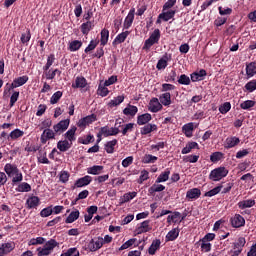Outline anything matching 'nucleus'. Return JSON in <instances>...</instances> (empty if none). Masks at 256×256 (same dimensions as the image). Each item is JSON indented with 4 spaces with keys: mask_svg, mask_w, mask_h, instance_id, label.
I'll return each instance as SVG.
<instances>
[{
    "mask_svg": "<svg viewBox=\"0 0 256 256\" xmlns=\"http://www.w3.org/2000/svg\"><path fill=\"white\" fill-rule=\"evenodd\" d=\"M57 245H59L58 242L55 241V239H50L49 241H47L45 243V245L43 247H39L37 248V255L38 256H49L53 253V250L55 249V247H57Z\"/></svg>",
    "mask_w": 256,
    "mask_h": 256,
    "instance_id": "1",
    "label": "nucleus"
},
{
    "mask_svg": "<svg viewBox=\"0 0 256 256\" xmlns=\"http://www.w3.org/2000/svg\"><path fill=\"white\" fill-rule=\"evenodd\" d=\"M229 175V170L225 167H218L211 171L209 177L211 181H221V179L227 177Z\"/></svg>",
    "mask_w": 256,
    "mask_h": 256,
    "instance_id": "2",
    "label": "nucleus"
},
{
    "mask_svg": "<svg viewBox=\"0 0 256 256\" xmlns=\"http://www.w3.org/2000/svg\"><path fill=\"white\" fill-rule=\"evenodd\" d=\"M27 81H29V76H21L15 78L11 84H6V86L8 87H6L4 93H7V91H11V89H17V87H23V85H25Z\"/></svg>",
    "mask_w": 256,
    "mask_h": 256,
    "instance_id": "3",
    "label": "nucleus"
},
{
    "mask_svg": "<svg viewBox=\"0 0 256 256\" xmlns=\"http://www.w3.org/2000/svg\"><path fill=\"white\" fill-rule=\"evenodd\" d=\"M114 135H119V128H109V126H104L100 129V132L98 133V137H111Z\"/></svg>",
    "mask_w": 256,
    "mask_h": 256,
    "instance_id": "4",
    "label": "nucleus"
},
{
    "mask_svg": "<svg viewBox=\"0 0 256 256\" xmlns=\"http://www.w3.org/2000/svg\"><path fill=\"white\" fill-rule=\"evenodd\" d=\"M71 123V120L65 119L53 126L54 133H57L58 135H61V133H65L67 129H69V125Z\"/></svg>",
    "mask_w": 256,
    "mask_h": 256,
    "instance_id": "5",
    "label": "nucleus"
},
{
    "mask_svg": "<svg viewBox=\"0 0 256 256\" xmlns=\"http://www.w3.org/2000/svg\"><path fill=\"white\" fill-rule=\"evenodd\" d=\"M101 247H103V237L101 236L93 238L88 243V249L89 251H92V252L99 251Z\"/></svg>",
    "mask_w": 256,
    "mask_h": 256,
    "instance_id": "6",
    "label": "nucleus"
},
{
    "mask_svg": "<svg viewBox=\"0 0 256 256\" xmlns=\"http://www.w3.org/2000/svg\"><path fill=\"white\" fill-rule=\"evenodd\" d=\"M161 109H163V104H161V102H159V99L152 98L149 102L148 110L151 113H159V111H161Z\"/></svg>",
    "mask_w": 256,
    "mask_h": 256,
    "instance_id": "7",
    "label": "nucleus"
},
{
    "mask_svg": "<svg viewBox=\"0 0 256 256\" xmlns=\"http://www.w3.org/2000/svg\"><path fill=\"white\" fill-rule=\"evenodd\" d=\"M230 223L232 227L235 229H239V227H245V218L240 214H235L231 219Z\"/></svg>",
    "mask_w": 256,
    "mask_h": 256,
    "instance_id": "8",
    "label": "nucleus"
},
{
    "mask_svg": "<svg viewBox=\"0 0 256 256\" xmlns=\"http://www.w3.org/2000/svg\"><path fill=\"white\" fill-rule=\"evenodd\" d=\"M56 132L52 129L46 128L43 133L41 134L40 141L43 145L47 143L51 139H55Z\"/></svg>",
    "mask_w": 256,
    "mask_h": 256,
    "instance_id": "9",
    "label": "nucleus"
},
{
    "mask_svg": "<svg viewBox=\"0 0 256 256\" xmlns=\"http://www.w3.org/2000/svg\"><path fill=\"white\" fill-rule=\"evenodd\" d=\"M14 249H15V243L14 242L3 243L0 246V256L9 255V253H11Z\"/></svg>",
    "mask_w": 256,
    "mask_h": 256,
    "instance_id": "10",
    "label": "nucleus"
},
{
    "mask_svg": "<svg viewBox=\"0 0 256 256\" xmlns=\"http://www.w3.org/2000/svg\"><path fill=\"white\" fill-rule=\"evenodd\" d=\"M95 121H97V116L92 114L80 119L77 125L78 127H87V125H91V123H95Z\"/></svg>",
    "mask_w": 256,
    "mask_h": 256,
    "instance_id": "11",
    "label": "nucleus"
},
{
    "mask_svg": "<svg viewBox=\"0 0 256 256\" xmlns=\"http://www.w3.org/2000/svg\"><path fill=\"white\" fill-rule=\"evenodd\" d=\"M41 203V200L37 196H30L26 200V208L27 209H37Z\"/></svg>",
    "mask_w": 256,
    "mask_h": 256,
    "instance_id": "12",
    "label": "nucleus"
},
{
    "mask_svg": "<svg viewBox=\"0 0 256 256\" xmlns=\"http://www.w3.org/2000/svg\"><path fill=\"white\" fill-rule=\"evenodd\" d=\"M4 171L11 179L12 177H15L16 173L19 172V168H17L15 164L8 163L4 166Z\"/></svg>",
    "mask_w": 256,
    "mask_h": 256,
    "instance_id": "13",
    "label": "nucleus"
},
{
    "mask_svg": "<svg viewBox=\"0 0 256 256\" xmlns=\"http://www.w3.org/2000/svg\"><path fill=\"white\" fill-rule=\"evenodd\" d=\"M201 197V190L199 188H192L186 192V199L193 201V199H199Z\"/></svg>",
    "mask_w": 256,
    "mask_h": 256,
    "instance_id": "14",
    "label": "nucleus"
},
{
    "mask_svg": "<svg viewBox=\"0 0 256 256\" xmlns=\"http://www.w3.org/2000/svg\"><path fill=\"white\" fill-rule=\"evenodd\" d=\"M134 20H135V10L133 8L129 11L128 15L124 20V24H123L124 29H129L133 25Z\"/></svg>",
    "mask_w": 256,
    "mask_h": 256,
    "instance_id": "15",
    "label": "nucleus"
},
{
    "mask_svg": "<svg viewBox=\"0 0 256 256\" xmlns=\"http://www.w3.org/2000/svg\"><path fill=\"white\" fill-rule=\"evenodd\" d=\"M23 135H25V132L19 128H16L10 132V134L7 136V139L8 141H17V139H21Z\"/></svg>",
    "mask_w": 256,
    "mask_h": 256,
    "instance_id": "16",
    "label": "nucleus"
},
{
    "mask_svg": "<svg viewBox=\"0 0 256 256\" xmlns=\"http://www.w3.org/2000/svg\"><path fill=\"white\" fill-rule=\"evenodd\" d=\"M158 129H159V127L156 124L148 123L140 129V133H141V135H149V133H153L154 131H157Z\"/></svg>",
    "mask_w": 256,
    "mask_h": 256,
    "instance_id": "17",
    "label": "nucleus"
},
{
    "mask_svg": "<svg viewBox=\"0 0 256 256\" xmlns=\"http://www.w3.org/2000/svg\"><path fill=\"white\" fill-rule=\"evenodd\" d=\"M61 76V70L59 69H48V70H44V74L43 77H45V79H47V81H51L53 79H55V76Z\"/></svg>",
    "mask_w": 256,
    "mask_h": 256,
    "instance_id": "18",
    "label": "nucleus"
},
{
    "mask_svg": "<svg viewBox=\"0 0 256 256\" xmlns=\"http://www.w3.org/2000/svg\"><path fill=\"white\" fill-rule=\"evenodd\" d=\"M193 131H195V123L193 122L187 123L182 127V133L188 138L193 137Z\"/></svg>",
    "mask_w": 256,
    "mask_h": 256,
    "instance_id": "19",
    "label": "nucleus"
},
{
    "mask_svg": "<svg viewBox=\"0 0 256 256\" xmlns=\"http://www.w3.org/2000/svg\"><path fill=\"white\" fill-rule=\"evenodd\" d=\"M91 181H93V178L89 175H86L76 180L75 187H87V185H89Z\"/></svg>",
    "mask_w": 256,
    "mask_h": 256,
    "instance_id": "20",
    "label": "nucleus"
},
{
    "mask_svg": "<svg viewBox=\"0 0 256 256\" xmlns=\"http://www.w3.org/2000/svg\"><path fill=\"white\" fill-rule=\"evenodd\" d=\"M77 133V127L72 126L65 134L64 137L67 139L68 142L73 143V141H76L77 136L75 135Z\"/></svg>",
    "mask_w": 256,
    "mask_h": 256,
    "instance_id": "21",
    "label": "nucleus"
},
{
    "mask_svg": "<svg viewBox=\"0 0 256 256\" xmlns=\"http://www.w3.org/2000/svg\"><path fill=\"white\" fill-rule=\"evenodd\" d=\"M241 143V140L237 137H228L225 141V149H233V147H236V145H239Z\"/></svg>",
    "mask_w": 256,
    "mask_h": 256,
    "instance_id": "22",
    "label": "nucleus"
},
{
    "mask_svg": "<svg viewBox=\"0 0 256 256\" xmlns=\"http://www.w3.org/2000/svg\"><path fill=\"white\" fill-rule=\"evenodd\" d=\"M181 221H183V218H181L180 212H173L167 217V223L169 225H171V223H181Z\"/></svg>",
    "mask_w": 256,
    "mask_h": 256,
    "instance_id": "23",
    "label": "nucleus"
},
{
    "mask_svg": "<svg viewBox=\"0 0 256 256\" xmlns=\"http://www.w3.org/2000/svg\"><path fill=\"white\" fill-rule=\"evenodd\" d=\"M170 59H171V56H169V55H164L159 61H158V63H157V65H156V68L158 69V71H161V70H163V69H166L167 68V65H168V63H169V61H170Z\"/></svg>",
    "mask_w": 256,
    "mask_h": 256,
    "instance_id": "24",
    "label": "nucleus"
},
{
    "mask_svg": "<svg viewBox=\"0 0 256 256\" xmlns=\"http://www.w3.org/2000/svg\"><path fill=\"white\" fill-rule=\"evenodd\" d=\"M73 143L68 142V140H60L57 143V149H59L62 153H65V151H69L71 149Z\"/></svg>",
    "mask_w": 256,
    "mask_h": 256,
    "instance_id": "25",
    "label": "nucleus"
},
{
    "mask_svg": "<svg viewBox=\"0 0 256 256\" xmlns=\"http://www.w3.org/2000/svg\"><path fill=\"white\" fill-rule=\"evenodd\" d=\"M149 231H151V226H149V220H145L136 228V233L138 235H141V233H147Z\"/></svg>",
    "mask_w": 256,
    "mask_h": 256,
    "instance_id": "26",
    "label": "nucleus"
},
{
    "mask_svg": "<svg viewBox=\"0 0 256 256\" xmlns=\"http://www.w3.org/2000/svg\"><path fill=\"white\" fill-rule=\"evenodd\" d=\"M138 111H139V108H137V106H133L131 104H128L127 107L123 110V113L126 116L135 117L137 115Z\"/></svg>",
    "mask_w": 256,
    "mask_h": 256,
    "instance_id": "27",
    "label": "nucleus"
},
{
    "mask_svg": "<svg viewBox=\"0 0 256 256\" xmlns=\"http://www.w3.org/2000/svg\"><path fill=\"white\" fill-rule=\"evenodd\" d=\"M159 101L161 105H164V107H169V105H171V93H163L162 95H160Z\"/></svg>",
    "mask_w": 256,
    "mask_h": 256,
    "instance_id": "28",
    "label": "nucleus"
},
{
    "mask_svg": "<svg viewBox=\"0 0 256 256\" xmlns=\"http://www.w3.org/2000/svg\"><path fill=\"white\" fill-rule=\"evenodd\" d=\"M193 149H199V144L197 142H189L186 144V146L182 149L181 153L182 155H187L188 153H191Z\"/></svg>",
    "mask_w": 256,
    "mask_h": 256,
    "instance_id": "29",
    "label": "nucleus"
},
{
    "mask_svg": "<svg viewBox=\"0 0 256 256\" xmlns=\"http://www.w3.org/2000/svg\"><path fill=\"white\" fill-rule=\"evenodd\" d=\"M95 27L92 21H87L86 23L81 24L80 29L83 35H89V31H91Z\"/></svg>",
    "mask_w": 256,
    "mask_h": 256,
    "instance_id": "30",
    "label": "nucleus"
},
{
    "mask_svg": "<svg viewBox=\"0 0 256 256\" xmlns=\"http://www.w3.org/2000/svg\"><path fill=\"white\" fill-rule=\"evenodd\" d=\"M253 206H255V200L253 199L242 200L238 202L239 209H249Z\"/></svg>",
    "mask_w": 256,
    "mask_h": 256,
    "instance_id": "31",
    "label": "nucleus"
},
{
    "mask_svg": "<svg viewBox=\"0 0 256 256\" xmlns=\"http://www.w3.org/2000/svg\"><path fill=\"white\" fill-rule=\"evenodd\" d=\"M161 247V240L156 239L152 242L148 249L149 255H155L157 253V250Z\"/></svg>",
    "mask_w": 256,
    "mask_h": 256,
    "instance_id": "32",
    "label": "nucleus"
},
{
    "mask_svg": "<svg viewBox=\"0 0 256 256\" xmlns=\"http://www.w3.org/2000/svg\"><path fill=\"white\" fill-rule=\"evenodd\" d=\"M151 119H152L151 114L145 113L137 117V123L139 125H147V123H149Z\"/></svg>",
    "mask_w": 256,
    "mask_h": 256,
    "instance_id": "33",
    "label": "nucleus"
},
{
    "mask_svg": "<svg viewBox=\"0 0 256 256\" xmlns=\"http://www.w3.org/2000/svg\"><path fill=\"white\" fill-rule=\"evenodd\" d=\"M171 175V170L167 168L164 172H162L158 178L156 179V183H165V181H169V176Z\"/></svg>",
    "mask_w": 256,
    "mask_h": 256,
    "instance_id": "34",
    "label": "nucleus"
},
{
    "mask_svg": "<svg viewBox=\"0 0 256 256\" xmlns=\"http://www.w3.org/2000/svg\"><path fill=\"white\" fill-rule=\"evenodd\" d=\"M246 75L250 79V77H254L256 75V63L251 62L246 66Z\"/></svg>",
    "mask_w": 256,
    "mask_h": 256,
    "instance_id": "35",
    "label": "nucleus"
},
{
    "mask_svg": "<svg viewBox=\"0 0 256 256\" xmlns=\"http://www.w3.org/2000/svg\"><path fill=\"white\" fill-rule=\"evenodd\" d=\"M175 17V10H168L163 11L161 14H159V19H162L163 21H169Z\"/></svg>",
    "mask_w": 256,
    "mask_h": 256,
    "instance_id": "36",
    "label": "nucleus"
},
{
    "mask_svg": "<svg viewBox=\"0 0 256 256\" xmlns=\"http://www.w3.org/2000/svg\"><path fill=\"white\" fill-rule=\"evenodd\" d=\"M180 230L179 228H174L170 230L166 235V241H175L179 237Z\"/></svg>",
    "mask_w": 256,
    "mask_h": 256,
    "instance_id": "37",
    "label": "nucleus"
},
{
    "mask_svg": "<svg viewBox=\"0 0 256 256\" xmlns=\"http://www.w3.org/2000/svg\"><path fill=\"white\" fill-rule=\"evenodd\" d=\"M123 101H125V96L123 95L117 96L108 103V107H111V108L117 107L121 105Z\"/></svg>",
    "mask_w": 256,
    "mask_h": 256,
    "instance_id": "38",
    "label": "nucleus"
},
{
    "mask_svg": "<svg viewBox=\"0 0 256 256\" xmlns=\"http://www.w3.org/2000/svg\"><path fill=\"white\" fill-rule=\"evenodd\" d=\"M103 172V166L94 165L92 167L87 168V173L89 175H100Z\"/></svg>",
    "mask_w": 256,
    "mask_h": 256,
    "instance_id": "39",
    "label": "nucleus"
},
{
    "mask_svg": "<svg viewBox=\"0 0 256 256\" xmlns=\"http://www.w3.org/2000/svg\"><path fill=\"white\" fill-rule=\"evenodd\" d=\"M97 93L100 95V97H107L109 95V89L107 88V85L101 82L98 86Z\"/></svg>",
    "mask_w": 256,
    "mask_h": 256,
    "instance_id": "40",
    "label": "nucleus"
},
{
    "mask_svg": "<svg viewBox=\"0 0 256 256\" xmlns=\"http://www.w3.org/2000/svg\"><path fill=\"white\" fill-rule=\"evenodd\" d=\"M129 31H125L122 32L120 34H118L116 36V38L114 39V43H116L117 45L121 44V43H125V39H127V37H129Z\"/></svg>",
    "mask_w": 256,
    "mask_h": 256,
    "instance_id": "41",
    "label": "nucleus"
},
{
    "mask_svg": "<svg viewBox=\"0 0 256 256\" xmlns=\"http://www.w3.org/2000/svg\"><path fill=\"white\" fill-rule=\"evenodd\" d=\"M81 47H83V42L79 40H74L69 43V51H72V52L79 51Z\"/></svg>",
    "mask_w": 256,
    "mask_h": 256,
    "instance_id": "42",
    "label": "nucleus"
},
{
    "mask_svg": "<svg viewBox=\"0 0 256 256\" xmlns=\"http://www.w3.org/2000/svg\"><path fill=\"white\" fill-rule=\"evenodd\" d=\"M72 87H77V88L83 89V88L87 87V80L83 77H77L75 80V84L72 85Z\"/></svg>",
    "mask_w": 256,
    "mask_h": 256,
    "instance_id": "43",
    "label": "nucleus"
},
{
    "mask_svg": "<svg viewBox=\"0 0 256 256\" xmlns=\"http://www.w3.org/2000/svg\"><path fill=\"white\" fill-rule=\"evenodd\" d=\"M148 39H150L154 45L155 43H159V39H161V31L159 29H155Z\"/></svg>",
    "mask_w": 256,
    "mask_h": 256,
    "instance_id": "44",
    "label": "nucleus"
},
{
    "mask_svg": "<svg viewBox=\"0 0 256 256\" xmlns=\"http://www.w3.org/2000/svg\"><path fill=\"white\" fill-rule=\"evenodd\" d=\"M148 39H150L154 45L155 43H159V39H161V31L159 29H155Z\"/></svg>",
    "mask_w": 256,
    "mask_h": 256,
    "instance_id": "45",
    "label": "nucleus"
},
{
    "mask_svg": "<svg viewBox=\"0 0 256 256\" xmlns=\"http://www.w3.org/2000/svg\"><path fill=\"white\" fill-rule=\"evenodd\" d=\"M115 145H117V139L109 141L105 144V151L106 153H114Z\"/></svg>",
    "mask_w": 256,
    "mask_h": 256,
    "instance_id": "46",
    "label": "nucleus"
},
{
    "mask_svg": "<svg viewBox=\"0 0 256 256\" xmlns=\"http://www.w3.org/2000/svg\"><path fill=\"white\" fill-rule=\"evenodd\" d=\"M79 219V210L72 211L69 216L66 218V223H75Z\"/></svg>",
    "mask_w": 256,
    "mask_h": 256,
    "instance_id": "47",
    "label": "nucleus"
},
{
    "mask_svg": "<svg viewBox=\"0 0 256 256\" xmlns=\"http://www.w3.org/2000/svg\"><path fill=\"white\" fill-rule=\"evenodd\" d=\"M109 41V30L103 29L101 31V40L100 43L101 45L105 46L107 45V42Z\"/></svg>",
    "mask_w": 256,
    "mask_h": 256,
    "instance_id": "48",
    "label": "nucleus"
},
{
    "mask_svg": "<svg viewBox=\"0 0 256 256\" xmlns=\"http://www.w3.org/2000/svg\"><path fill=\"white\" fill-rule=\"evenodd\" d=\"M61 97H63V92L61 91L55 92L50 98L51 105H55L59 103V99H61Z\"/></svg>",
    "mask_w": 256,
    "mask_h": 256,
    "instance_id": "49",
    "label": "nucleus"
},
{
    "mask_svg": "<svg viewBox=\"0 0 256 256\" xmlns=\"http://www.w3.org/2000/svg\"><path fill=\"white\" fill-rule=\"evenodd\" d=\"M53 63H55V55L51 54L48 56L45 66H43V71H47L51 69V66L53 65Z\"/></svg>",
    "mask_w": 256,
    "mask_h": 256,
    "instance_id": "50",
    "label": "nucleus"
},
{
    "mask_svg": "<svg viewBox=\"0 0 256 256\" xmlns=\"http://www.w3.org/2000/svg\"><path fill=\"white\" fill-rule=\"evenodd\" d=\"M241 109H244V111H247L251 109L252 107H255V101L253 100H246L240 104Z\"/></svg>",
    "mask_w": 256,
    "mask_h": 256,
    "instance_id": "51",
    "label": "nucleus"
},
{
    "mask_svg": "<svg viewBox=\"0 0 256 256\" xmlns=\"http://www.w3.org/2000/svg\"><path fill=\"white\" fill-rule=\"evenodd\" d=\"M160 191H165V186L162 184H154L149 188V193H160Z\"/></svg>",
    "mask_w": 256,
    "mask_h": 256,
    "instance_id": "52",
    "label": "nucleus"
},
{
    "mask_svg": "<svg viewBox=\"0 0 256 256\" xmlns=\"http://www.w3.org/2000/svg\"><path fill=\"white\" fill-rule=\"evenodd\" d=\"M136 241H137L136 238L129 239L124 244H122V246L119 248V251H124V249H129V247H133Z\"/></svg>",
    "mask_w": 256,
    "mask_h": 256,
    "instance_id": "53",
    "label": "nucleus"
},
{
    "mask_svg": "<svg viewBox=\"0 0 256 256\" xmlns=\"http://www.w3.org/2000/svg\"><path fill=\"white\" fill-rule=\"evenodd\" d=\"M178 83L180 85H191V78H189V76H187L185 74H182L178 78Z\"/></svg>",
    "mask_w": 256,
    "mask_h": 256,
    "instance_id": "54",
    "label": "nucleus"
},
{
    "mask_svg": "<svg viewBox=\"0 0 256 256\" xmlns=\"http://www.w3.org/2000/svg\"><path fill=\"white\" fill-rule=\"evenodd\" d=\"M94 136L91 134H88L87 136H84L82 138H79V143L82 145H89V143H93Z\"/></svg>",
    "mask_w": 256,
    "mask_h": 256,
    "instance_id": "55",
    "label": "nucleus"
},
{
    "mask_svg": "<svg viewBox=\"0 0 256 256\" xmlns=\"http://www.w3.org/2000/svg\"><path fill=\"white\" fill-rule=\"evenodd\" d=\"M157 161V156H153L151 154H145L144 157L142 158V163H155Z\"/></svg>",
    "mask_w": 256,
    "mask_h": 256,
    "instance_id": "56",
    "label": "nucleus"
},
{
    "mask_svg": "<svg viewBox=\"0 0 256 256\" xmlns=\"http://www.w3.org/2000/svg\"><path fill=\"white\" fill-rule=\"evenodd\" d=\"M219 111H220V113H222V115H225V114L229 113V111H231V103L230 102H225L224 104H222L219 107Z\"/></svg>",
    "mask_w": 256,
    "mask_h": 256,
    "instance_id": "57",
    "label": "nucleus"
},
{
    "mask_svg": "<svg viewBox=\"0 0 256 256\" xmlns=\"http://www.w3.org/2000/svg\"><path fill=\"white\" fill-rule=\"evenodd\" d=\"M45 243V238L43 237H37V238H32L29 240L28 245H43Z\"/></svg>",
    "mask_w": 256,
    "mask_h": 256,
    "instance_id": "58",
    "label": "nucleus"
},
{
    "mask_svg": "<svg viewBox=\"0 0 256 256\" xmlns=\"http://www.w3.org/2000/svg\"><path fill=\"white\" fill-rule=\"evenodd\" d=\"M18 191L20 193H29V191H31V185H29V183H21L19 186H18Z\"/></svg>",
    "mask_w": 256,
    "mask_h": 256,
    "instance_id": "59",
    "label": "nucleus"
},
{
    "mask_svg": "<svg viewBox=\"0 0 256 256\" xmlns=\"http://www.w3.org/2000/svg\"><path fill=\"white\" fill-rule=\"evenodd\" d=\"M245 89L248 91V93H253V91H256V80H252L246 83Z\"/></svg>",
    "mask_w": 256,
    "mask_h": 256,
    "instance_id": "60",
    "label": "nucleus"
},
{
    "mask_svg": "<svg viewBox=\"0 0 256 256\" xmlns=\"http://www.w3.org/2000/svg\"><path fill=\"white\" fill-rule=\"evenodd\" d=\"M221 159H223V153L221 152H214L210 156V161H212V163H217V161H221Z\"/></svg>",
    "mask_w": 256,
    "mask_h": 256,
    "instance_id": "61",
    "label": "nucleus"
},
{
    "mask_svg": "<svg viewBox=\"0 0 256 256\" xmlns=\"http://www.w3.org/2000/svg\"><path fill=\"white\" fill-rule=\"evenodd\" d=\"M13 185H17V183H21L23 181V173L19 171L14 176L11 177Z\"/></svg>",
    "mask_w": 256,
    "mask_h": 256,
    "instance_id": "62",
    "label": "nucleus"
},
{
    "mask_svg": "<svg viewBox=\"0 0 256 256\" xmlns=\"http://www.w3.org/2000/svg\"><path fill=\"white\" fill-rule=\"evenodd\" d=\"M218 193H221V186H217L214 189L206 192L205 197H215V195H218Z\"/></svg>",
    "mask_w": 256,
    "mask_h": 256,
    "instance_id": "63",
    "label": "nucleus"
},
{
    "mask_svg": "<svg viewBox=\"0 0 256 256\" xmlns=\"http://www.w3.org/2000/svg\"><path fill=\"white\" fill-rule=\"evenodd\" d=\"M135 197H137V192L126 193L123 196V203H128V201L135 199Z\"/></svg>",
    "mask_w": 256,
    "mask_h": 256,
    "instance_id": "64",
    "label": "nucleus"
}]
</instances>
